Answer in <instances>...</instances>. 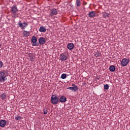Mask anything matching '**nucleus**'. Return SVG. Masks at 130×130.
Masks as SVG:
<instances>
[{
	"label": "nucleus",
	"instance_id": "c756f323",
	"mask_svg": "<svg viewBox=\"0 0 130 130\" xmlns=\"http://www.w3.org/2000/svg\"><path fill=\"white\" fill-rule=\"evenodd\" d=\"M0 126H1V121H0Z\"/></svg>",
	"mask_w": 130,
	"mask_h": 130
},
{
	"label": "nucleus",
	"instance_id": "9d476101",
	"mask_svg": "<svg viewBox=\"0 0 130 130\" xmlns=\"http://www.w3.org/2000/svg\"><path fill=\"white\" fill-rule=\"evenodd\" d=\"M74 47H75V45H74V43H69L67 45V48H68L69 50H72Z\"/></svg>",
	"mask_w": 130,
	"mask_h": 130
},
{
	"label": "nucleus",
	"instance_id": "20e7f679",
	"mask_svg": "<svg viewBox=\"0 0 130 130\" xmlns=\"http://www.w3.org/2000/svg\"><path fill=\"white\" fill-rule=\"evenodd\" d=\"M129 62V60L127 58H123L121 61V64L123 67L127 66V64Z\"/></svg>",
	"mask_w": 130,
	"mask_h": 130
},
{
	"label": "nucleus",
	"instance_id": "b1692460",
	"mask_svg": "<svg viewBox=\"0 0 130 130\" xmlns=\"http://www.w3.org/2000/svg\"><path fill=\"white\" fill-rule=\"evenodd\" d=\"M43 112H44V114H47V112H48V111L47 110V109L45 108L43 109Z\"/></svg>",
	"mask_w": 130,
	"mask_h": 130
},
{
	"label": "nucleus",
	"instance_id": "cd10ccee",
	"mask_svg": "<svg viewBox=\"0 0 130 130\" xmlns=\"http://www.w3.org/2000/svg\"><path fill=\"white\" fill-rule=\"evenodd\" d=\"M3 67V62L1 61V68Z\"/></svg>",
	"mask_w": 130,
	"mask_h": 130
},
{
	"label": "nucleus",
	"instance_id": "dca6fc26",
	"mask_svg": "<svg viewBox=\"0 0 130 130\" xmlns=\"http://www.w3.org/2000/svg\"><path fill=\"white\" fill-rule=\"evenodd\" d=\"M109 71L112 72H115V66L114 65L111 66L109 67Z\"/></svg>",
	"mask_w": 130,
	"mask_h": 130
},
{
	"label": "nucleus",
	"instance_id": "6e6552de",
	"mask_svg": "<svg viewBox=\"0 0 130 130\" xmlns=\"http://www.w3.org/2000/svg\"><path fill=\"white\" fill-rule=\"evenodd\" d=\"M67 55L62 53L60 54V60H62V61H64V60H67Z\"/></svg>",
	"mask_w": 130,
	"mask_h": 130
},
{
	"label": "nucleus",
	"instance_id": "a211bd4d",
	"mask_svg": "<svg viewBox=\"0 0 130 130\" xmlns=\"http://www.w3.org/2000/svg\"><path fill=\"white\" fill-rule=\"evenodd\" d=\"M103 18H105V19H107V18H109V14L107 12H105L103 14Z\"/></svg>",
	"mask_w": 130,
	"mask_h": 130
},
{
	"label": "nucleus",
	"instance_id": "393cba45",
	"mask_svg": "<svg viewBox=\"0 0 130 130\" xmlns=\"http://www.w3.org/2000/svg\"><path fill=\"white\" fill-rule=\"evenodd\" d=\"M100 56V53H97V52H95L94 53V56H95V57H99Z\"/></svg>",
	"mask_w": 130,
	"mask_h": 130
},
{
	"label": "nucleus",
	"instance_id": "1a4fd4ad",
	"mask_svg": "<svg viewBox=\"0 0 130 130\" xmlns=\"http://www.w3.org/2000/svg\"><path fill=\"white\" fill-rule=\"evenodd\" d=\"M39 43L41 44V45H43L45 43V39L43 37H41L39 39Z\"/></svg>",
	"mask_w": 130,
	"mask_h": 130
},
{
	"label": "nucleus",
	"instance_id": "f8f14e48",
	"mask_svg": "<svg viewBox=\"0 0 130 130\" xmlns=\"http://www.w3.org/2000/svg\"><path fill=\"white\" fill-rule=\"evenodd\" d=\"M6 124H7V122L6 121V120H1V127H4V126H6Z\"/></svg>",
	"mask_w": 130,
	"mask_h": 130
},
{
	"label": "nucleus",
	"instance_id": "7ed1b4c3",
	"mask_svg": "<svg viewBox=\"0 0 130 130\" xmlns=\"http://www.w3.org/2000/svg\"><path fill=\"white\" fill-rule=\"evenodd\" d=\"M58 13L57 9L55 8H53L50 10V14H49L50 17H52V16H56Z\"/></svg>",
	"mask_w": 130,
	"mask_h": 130
},
{
	"label": "nucleus",
	"instance_id": "5701e85b",
	"mask_svg": "<svg viewBox=\"0 0 130 130\" xmlns=\"http://www.w3.org/2000/svg\"><path fill=\"white\" fill-rule=\"evenodd\" d=\"M109 89V85L108 84L104 85V89L108 90Z\"/></svg>",
	"mask_w": 130,
	"mask_h": 130
},
{
	"label": "nucleus",
	"instance_id": "9b49d317",
	"mask_svg": "<svg viewBox=\"0 0 130 130\" xmlns=\"http://www.w3.org/2000/svg\"><path fill=\"white\" fill-rule=\"evenodd\" d=\"M95 15H96L95 11H90L88 13V17L89 18H93V17H95Z\"/></svg>",
	"mask_w": 130,
	"mask_h": 130
},
{
	"label": "nucleus",
	"instance_id": "ddd939ff",
	"mask_svg": "<svg viewBox=\"0 0 130 130\" xmlns=\"http://www.w3.org/2000/svg\"><path fill=\"white\" fill-rule=\"evenodd\" d=\"M60 102L63 103L67 101V98L64 96H62L59 99Z\"/></svg>",
	"mask_w": 130,
	"mask_h": 130
},
{
	"label": "nucleus",
	"instance_id": "4468645a",
	"mask_svg": "<svg viewBox=\"0 0 130 130\" xmlns=\"http://www.w3.org/2000/svg\"><path fill=\"white\" fill-rule=\"evenodd\" d=\"M40 32H42L44 33V32H46V28L44 26H41L39 28Z\"/></svg>",
	"mask_w": 130,
	"mask_h": 130
},
{
	"label": "nucleus",
	"instance_id": "f3484780",
	"mask_svg": "<svg viewBox=\"0 0 130 130\" xmlns=\"http://www.w3.org/2000/svg\"><path fill=\"white\" fill-rule=\"evenodd\" d=\"M23 35L25 37H28V36H29V35H30V32L29 31L24 30L23 32Z\"/></svg>",
	"mask_w": 130,
	"mask_h": 130
},
{
	"label": "nucleus",
	"instance_id": "39448f33",
	"mask_svg": "<svg viewBox=\"0 0 130 130\" xmlns=\"http://www.w3.org/2000/svg\"><path fill=\"white\" fill-rule=\"evenodd\" d=\"M18 25L20 27L21 29H24L25 27L28 26V23L26 22H23V23L19 21L18 23Z\"/></svg>",
	"mask_w": 130,
	"mask_h": 130
},
{
	"label": "nucleus",
	"instance_id": "bb28decb",
	"mask_svg": "<svg viewBox=\"0 0 130 130\" xmlns=\"http://www.w3.org/2000/svg\"><path fill=\"white\" fill-rule=\"evenodd\" d=\"M15 119H17V120H21V119H22V117L18 116L15 117Z\"/></svg>",
	"mask_w": 130,
	"mask_h": 130
},
{
	"label": "nucleus",
	"instance_id": "4be33fe9",
	"mask_svg": "<svg viewBox=\"0 0 130 130\" xmlns=\"http://www.w3.org/2000/svg\"><path fill=\"white\" fill-rule=\"evenodd\" d=\"M29 57H30V61H34L35 59L34 58H35V57H34V56L33 55H29Z\"/></svg>",
	"mask_w": 130,
	"mask_h": 130
},
{
	"label": "nucleus",
	"instance_id": "c85d7f7f",
	"mask_svg": "<svg viewBox=\"0 0 130 130\" xmlns=\"http://www.w3.org/2000/svg\"><path fill=\"white\" fill-rule=\"evenodd\" d=\"M72 86H74L75 87V86H76L75 84H72Z\"/></svg>",
	"mask_w": 130,
	"mask_h": 130
},
{
	"label": "nucleus",
	"instance_id": "6ab92c4d",
	"mask_svg": "<svg viewBox=\"0 0 130 130\" xmlns=\"http://www.w3.org/2000/svg\"><path fill=\"white\" fill-rule=\"evenodd\" d=\"M77 7H80L81 6V0H76Z\"/></svg>",
	"mask_w": 130,
	"mask_h": 130
},
{
	"label": "nucleus",
	"instance_id": "f257e3e1",
	"mask_svg": "<svg viewBox=\"0 0 130 130\" xmlns=\"http://www.w3.org/2000/svg\"><path fill=\"white\" fill-rule=\"evenodd\" d=\"M58 100H59V99H58L57 96L53 94L51 95L50 101L51 103L53 105L57 104V103H58Z\"/></svg>",
	"mask_w": 130,
	"mask_h": 130
},
{
	"label": "nucleus",
	"instance_id": "412c9836",
	"mask_svg": "<svg viewBox=\"0 0 130 130\" xmlns=\"http://www.w3.org/2000/svg\"><path fill=\"white\" fill-rule=\"evenodd\" d=\"M6 93H4L1 95V98L2 100H5L6 99Z\"/></svg>",
	"mask_w": 130,
	"mask_h": 130
},
{
	"label": "nucleus",
	"instance_id": "2eb2a0df",
	"mask_svg": "<svg viewBox=\"0 0 130 130\" xmlns=\"http://www.w3.org/2000/svg\"><path fill=\"white\" fill-rule=\"evenodd\" d=\"M31 41L33 44L36 43V42H37V38H36L35 36H32L31 37Z\"/></svg>",
	"mask_w": 130,
	"mask_h": 130
},
{
	"label": "nucleus",
	"instance_id": "a878e982",
	"mask_svg": "<svg viewBox=\"0 0 130 130\" xmlns=\"http://www.w3.org/2000/svg\"><path fill=\"white\" fill-rule=\"evenodd\" d=\"M39 46V43H35L32 44V46Z\"/></svg>",
	"mask_w": 130,
	"mask_h": 130
},
{
	"label": "nucleus",
	"instance_id": "0eeeda50",
	"mask_svg": "<svg viewBox=\"0 0 130 130\" xmlns=\"http://www.w3.org/2000/svg\"><path fill=\"white\" fill-rule=\"evenodd\" d=\"M67 89L68 90H71V91H73V92H77L78 91V86L75 85L74 87H68Z\"/></svg>",
	"mask_w": 130,
	"mask_h": 130
},
{
	"label": "nucleus",
	"instance_id": "aec40b11",
	"mask_svg": "<svg viewBox=\"0 0 130 130\" xmlns=\"http://www.w3.org/2000/svg\"><path fill=\"white\" fill-rule=\"evenodd\" d=\"M66 78H67V74H62L61 75V79L64 80V79H66Z\"/></svg>",
	"mask_w": 130,
	"mask_h": 130
},
{
	"label": "nucleus",
	"instance_id": "423d86ee",
	"mask_svg": "<svg viewBox=\"0 0 130 130\" xmlns=\"http://www.w3.org/2000/svg\"><path fill=\"white\" fill-rule=\"evenodd\" d=\"M11 12L13 15H16L18 12V8L16 6L14 5L11 7Z\"/></svg>",
	"mask_w": 130,
	"mask_h": 130
},
{
	"label": "nucleus",
	"instance_id": "f03ea898",
	"mask_svg": "<svg viewBox=\"0 0 130 130\" xmlns=\"http://www.w3.org/2000/svg\"><path fill=\"white\" fill-rule=\"evenodd\" d=\"M4 72H1V82H3V83L6 82L8 80V78H7V75Z\"/></svg>",
	"mask_w": 130,
	"mask_h": 130
}]
</instances>
